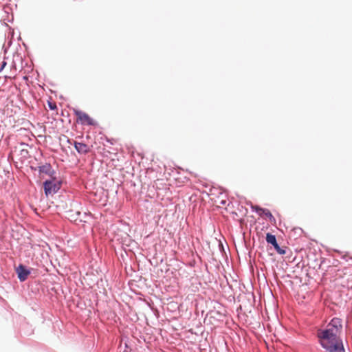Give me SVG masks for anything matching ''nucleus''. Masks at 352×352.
<instances>
[{"mask_svg": "<svg viewBox=\"0 0 352 352\" xmlns=\"http://www.w3.org/2000/svg\"><path fill=\"white\" fill-rule=\"evenodd\" d=\"M342 331V321L339 318H333L325 329L318 331L319 343L327 352H345L340 337Z\"/></svg>", "mask_w": 352, "mask_h": 352, "instance_id": "obj_1", "label": "nucleus"}, {"mask_svg": "<svg viewBox=\"0 0 352 352\" xmlns=\"http://www.w3.org/2000/svg\"><path fill=\"white\" fill-rule=\"evenodd\" d=\"M61 187V182L55 178L46 180L43 183L44 192L46 196L56 194Z\"/></svg>", "mask_w": 352, "mask_h": 352, "instance_id": "obj_2", "label": "nucleus"}, {"mask_svg": "<svg viewBox=\"0 0 352 352\" xmlns=\"http://www.w3.org/2000/svg\"><path fill=\"white\" fill-rule=\"evenodd\" d=\"M74 114L78 117V120L81 124H87L89 126H96L97 122L92 119L88 114L80 110L74 109Z\"/></svg>", "mask_w": 352, "mask_h": 352, "instance_id": "obj_3", "label": "nucleus"}, {"mask_svg": "<svg viewBox=\"0 0 352 352\" xmlns=\"http://www.w3.org/2000/svg\"><path fill=\"white\" fill-rule=\"evenodd\" d=\"M266 241L267 242V243L269 244H271L273 245V247L274 248V249L276 250V252L281 254V255H283L285 254V250L283 248H281L278 243H277V241H276V236L274 235V234H272L270 233H267L266 234Z\"/></svg>", "mask_w": 352, "mask_h": 352, "instance_id": "obj_4", "label": "nucleus"}, {"mask_svg": "<svg viewBox=\"0 0 352 352\" xmlns=\"http://www.w3.org/2000/svg\"><path fill=\"white\" fill-rule=\"evenodd\" d=\"M16 272L21 282L25 281L30 274V270L21 264L16 267Z\"/></svg>", "mask_w": 352, "mask_h": 352, "instance_id": "obj_5", "label": "nucleus"}, {"mask_svg": "<svg viewBox=\"0 0 352 352\" xmlns=\"http://www.w3.org/2000/svg\"><path fill=\"white\" fill-rule=\"evenodd\" d=\"M38 168L39 173H44L50 176H52L55 173V171L52 168L51 164L49 163H46L44 165L39 166Z\"/></svg>", "mask_w": 352, "mask_h": 352, "instance_id": "obj_6", "label": "nucleus"}, {"mask_svg": "<svg viewBox=\"0 0 352 352\" xmlns=\"http://www.w3.org/2000/svg\"><path fill=\"white\" fill-rule=\"evenodd\" d=\"M74 147L80 154H86L89 151V147L87 144L82 142H74Z\"/></svg>", "mask_w": 352, "mask_h": 352, "instance_id": "obj_7", "label": "nucleus"}, {"mask_svg": "<svg viewBox=\"0 0 352 352\" xmlns=\"http://www.w3.org/2000/svg\"><path fill=\"white\" fill-rule=\"evenodd\" d=\"M265 214L268 219L270 221V222H275V218L274 217V216L272 215V214L270 212V211L267 209H264V210H263V212H262V214Z\"/></svg>", "mask_w": 352, "mask_h": 352, "instance_id": "obj_8", "label": "nucleus"}, {"mask_svg": "<svg viewBox=\"0 0 352 352\" xmlns=\"http://www.w3.org/2000/svg\"><path fill=\"white\" fill-rule=\"evenodd\" d=\"M252 209L259 215H262L263 210H264L265 208H262L258 206H252Z\"/></svg>", "mask_w": 352, "mask_h": 352, "instance_id": "obj_9", "label": "nucleus"}, {"mask_svg": "<svg viewBox=\"0 0 352 352\" xmlns=\"http://www.w3.org/2000/svg\"><path fill=\"white\" fill-rule=\"evenodd\" d=\"M6 64H7V63H6V61H3V62H2V63H1V67H0V72H1V71L3 69V68H4V67H6Z\"/></svg>", "mask_w": 352, "mask_h": 352, "instance_id": "obj_10", "label": "nucleus"}, {"mask_svg": "<svg viewBox=\"0 0 352 352\" xmlns=\"http://www.w3.org/2000/svg\"><path fill=\"white\" fill-rule=\"evenodd\" d=\"M49 107H50V108L51 109H54L56 107V106H55V105H52V104H51V103H49Z\"/></svg>", "mask_w": 352, "mask_h": 352, "instance_id": "obj_11", "label": "nucleus"}, {"mask_svg": "<svg viewBox=\"0 0 352 352\" xmlns=\"http://www.w3.org/2000/svg\"><path fill=\"white\" fill-rule=\"evenodd\" d=\"M6 9H9V8H6V7L4 8L5 12H8V11L6 10Z\"/></svg>", "mask_w": 352, "mask_h": 352, "instance_id": "obj_12", "label": "nucleus"}, {"mask_svg": "<svg viewBox=\"0 0 352 352\" xmlns=\"http://www.w3.org/2000/svg\"><path fill=\"white\" fill-rule=\"evenodd\" d=\"M123 352H127V351H126V350H125V351H124Z\"/></svg>", "mask_w": 352, "mask_h": 352, "instance_id": "obj_13", "label": "nucleus"}]
</instances>
